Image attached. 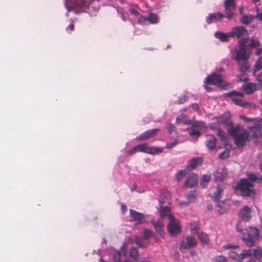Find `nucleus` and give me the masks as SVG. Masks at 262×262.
Masks as SVG:
<instances>
[{"label": "nucleus", "mask_w": 262, "mask_h": 262, "mask_svg": "<svg viewBox=\"0 0 262 262\" xmlns=\"http://www.w3.org/2000/svg\"><path fill=\"white\" fill-rule=\"evenodd\" d=\"M226 124V129L229 134L233 138L234 142L238 148L244 147L246 142L249 141L250 133L245 129L242 128L238 124H234L227 120L222 121Z\"/></svg>", "instance_id": "1"}, {"label": "nucleus", "mask_w": 262, "mask_h": 262, "mask_svg": "<svg viewBox=\"0 0 262 262\" xmlns=\"http://www.w3.org/2000/svg\"><path fill=\"white\" fill-rule=\"evenodd\" d=\"M236 231L243 235V239L246 244L252 247L259 237L258 230L254 227H250L249 230L243 229V222L238 221L236 224Z\"/></svg>", "instance_id": "2"}, {"label": "nucleus", "mask_w": 262, "mask_h": 262, "mask_svg": "<svg viewBox=\"0 0 262 262\" xmlns=\"http://www.w3.org/2000/svg\"><path fill=\"white\" fill-rule=\"evenodd\" d=\"M163 149L158 147H151L147 143H142L134 147L127 152L128 155H133L137 152H145L151 155L161 153Z\"/></svg>", "instance_id": "3"}, {"label": "nucleus", "mask_w": 262, "mask_h": 262, "mask_svg": "<svg viewBox=\"0 0 262 262\" xmlns=\"http://www.w3.org/2000/svg\"><path fill=\"white\" fill-rule=\"evenodd\" d=\"M254 187L252 182L246 179H242L236 186V188L241 191L242 195L244 196L253 197L255 192L251 188Z\"/></svg>", "instance_id": "4"}, {"label": "nucleus", "mask_w": 262, "mask_h": 262, "mask_svg": "<svg viewBox=\"0 0 262 262\" xmlns=\"http://www.w3.org/2000/svg\"><path fill=\"white\" fill-rule=\"evenodd\" d=\"M206 83L212 84L225 90L228 84L224 82L221 76L216 73H212L206 78Z\"/></svg>", "instance_id": "5"}, {"label": "nucleus", "mask_w": 262, "mask_h": 262, "mask_svg": "<svg viewBox=\"0 0 262 262\" xmlns=\"http://www.w3.org/2000/svg\"><path fill=\"white\" fill-rule=\"evenodd\" d=\"M167 230L170 235L174 236L179 234L181 230L179 221L173 215L169 216V223L167 225Z\"/></svg>", "instance_id": "6"}, {"label": "nucleus", "mask_w": 262, "mask_h": 262, "mask_svg": "<svg viewBox=\"0 0 262 262\" xmlns=\"http://www.w3.org/2000/svg\"><path fill=\"white\" fill-rule=\"evenodd\" d=\"M224 8L225 17L228 19H231L234 15V12L236 8L235 0H225Z\"/></svg>", "instance_id": "7"}, {"label": "nucleus", "mask_w": 262, "mask_h": 262, "mask_svg": "<svg viewBox=\"0 0 262 262\" xmlns=\"http://www.w3.org/2000/svg\"><path fill=\"white\" fill-rule=\"evenodd\" d=\"M196 245V242L193 237L191 236L187 235L184 237L181 242L180 249L182 252L184 250H188Z\"/></svg>", "instance_id": "8"}, {"label": "nucleus", "mask_w": 262, "mask_h": 262, "mask_svg": "<svg viewBox=\"0 0 262 262\" xmlns=\"http://www.w3.org/2000/svg\"><path fill=\"white\" fill-rule=\"evenodd\" d=\"M228 96L234 97L232 98L233 102L237 105L244 106L247 104V102L243 100L242 97H244V94L242 92L232 91L226 94Z\"/></svg>", "instance_id": "9"}, {"label": "nucleus", "mask_w": 262, "mask_h": 262, "mask_svg": "<svg viewBox=\"0 0 262 262\" xmlns=\"http://www.w3.org/2000/svg\"><path fill=\"white\" fill-rule=\"evenodd\" d=\"M205 127V124L201 121H194L192 123L189 131V134L192 137H200V130Z\"/></svg>", "instance_id": "10"}, {"label": "nucleus", "mask_w": 262, "mask_h": 262, "mask_svg": "<svg viewBox=\"0 0 262 262\" xmlns=\"http://www.w3.org/2000/svg\"><path fill=\"white\" fill-rule=\"evenodd\" d=\"M251 53L246 48H240L238 51H235V55L232 58L236 61L248 60Z\"/></svg>", "instance_id": "11"}, {"label": "nucleus", "mask_w": 262, "mask_h": 262, "mask_svg": "<svg viewBox=\"0 0 262 262\" xmlns=\"http://www.w3.org/2000/svg\"><path fill=\"white\" fill-rule=\"evenodd\" d=\"M251 208L247 206H244L239 211L238 215L242 221L248 222L251 217Z\"/></svg>", "instance_id": "12"}, {"label": "nucleus", "mask_w": 262, "mask_h": 262, "mask_svg": "<svg viewBox=\"0 0 262 262\" xmlns=\"http://www.w3.org/2000/svg\"><path fill=\"white\" fill-rule=\"evenodd\" d=\"M127 245L126 243H123L120 249L118 250L114 256V262H121L120 259L121 256H124L127 253ZM123 262H131L129 260H125Z\"/></svg>", "instance_id": "13"}, {"label": "nucleus", "mask_w": 262, "mask_h": 262, "mask_svg": "<svg viewBox=\"0 0 262 262\" xmlns=\"http://www.w3.org/2000/svg\"><path fill=\"white\" fill-rule=\"evenodd\" d=\"M254 125L249 128V129L253 133L254 137H257L261 132L262 129V118H258L255 120Z\"/></svg>", "instance_id": "14"}, {"label": "nucleus", "mask_w": 262, "mask_h": 262, "mask_svg": "<svg viewBox=\"0 0 262 262\" xmlns=\"http://www.w3.org/2000/svg\"><path fill=\"white\" fill-rule=\"evenodd\" d=\"M159 131V129H152L146 130L143 134L138 136L136 138V140L138 141H143L147 140L154 137Z\"/></svg>", "instance_id": "15"}, {"label": "nucleus", "mask_w": 262, "mask_h": 262, "mask_svg": "<svg viewBox=\"0 0 262 262\" xmlns=\"http://www.w3.org/2000/svg\"><path fill=\"white\" fill-rule=\"evenodd\" d=\"M247 32V30L243 26L233 27L231 29V30L230 32L231 37L235 36L237 38L241 37Z\"/></svg>", "instance_id": "16"}, {"label": "nucleus", "mask_w": 262, "mask_h": 262, "mask_svg": "<svg viewBox=\"0 0 262 262\" xmlns=\"http://www.w3.org/2000/svg\"><path fill=\"white\" fill-rule=\"evenodd\" d=\"M225 17V14H223L221 12L210 13L206 17V20L208 24H210L213 22L221 20L223 18Z\"/></svg>", "instance_id": "17"}, {"label": "nucleus", "mask_w": 262, "mask_h": 262, "mask_svg": "<svg viewBox=\"0 0 262 262\" xmlns=\"http://www.w3.org/2000/svg\"><path fill=\"white\" fill-rule=\"evenodd\" d=\"M130 215L133 219V221L136 222L138 224H142V220L145 217L144 214L139 213L134 210H129Z\"/></svg>", "instance_id": "18"}, {"label": "nucleus", "mask_w": 262, "mask_h": 262, "mask_svg": "<svg viewBox=\"0 0 262 262\" xmlns=\"http://www.w3.org/2000/svg\"><path fill=\"white\" fill-rule=\"evenodd\" d=\"M197 181L198 176L192 173L187 178L185 183V186L188 188H192L196 185Z\"/></svg>", "instance_id": "19"}, {"label": "nucleus", "mask_w": 262, "mask_h": 262, "mask_svg": "<svg viewBox=\"0 0 262 262\" xmlns=\"http://www.w3.org/2000/svg\"><path fill=\"white\" fill-rule=\"evenodd\" d=\"M227 171L225 167L219 168L214 173V179L216 182L221 181L227 176Z\"/></svg>", "instance_id": "20"}, {"label": "nucleus", "mask_w": 262, "mask_h": 262, "mask_svg": "<svg viewBox=\"0 0 262 262\" xmlns=\"http://www.w3.org/2000/svg\"><path fill=\"white\" fill-rule=\"evenodd\" d=\"M203 160L201 158H193L189 161L188 165L186 169L188 170H191L194 169L196 166L201 165L202 163Z\"/></svg>", "instance_id": "21"}, {"label": "nucleus", "mask_w": 262, "mask_h": 262, "mask_svg": "<svg viewBox=\"0 0 262 262\" xmlns=\"http://www.w3.org/2000/svg\"><path fill=\"white\" fill-rule=\"evenodd\" d=\"M242 88L247 94H251L254 93L257 89L256 84L252 82L245 83Z\"/></svg>", "instance_id": "22"}, {"label": "nucleus", "mask_w": 262, "mask_h": 262, "mask_svg": "<svg viewBox=\"0 0 262 262\" xmlns=\"http://www.w3.org/2000/svg\"><path fill=\"white\" fill-rule=\"evenodd\" d=\"M248 60L236 61L237 64L239 66V70L242 73H245L249 69L250 66Z\"/></svg>", "instance_id": "23"}, {"label": "nucleus", "mask_w": 262, "mask_h": 262, "mask_svg": "<svg viewBox=\"0 0 262 262\" xmlns=\"http://www.w3.org/2000/svg\"><path fill=\"white\" fill-rule=\"evenodd\" d=\"M206 145L210 150H213L216 146V140L213 136H210L206 141Z\"/></svg>", "instance_id": "24"}, {"label": "nucleus", "mask_w": 262, "mask_h": 262, "mask_svg": "<svg viewBox=\"0 0 262 262\" xmlns=\"http://www.w3.org/2000/svg\"><path fill=\"white\" fill-rule=\"evenodd\" d=\"M215 37L222 41H227L228 38L231 37L230 33H225L221 32H217L215 33Z\"/></svg>", "instance_id": "25"}, {"label": "nucleus", "mask_w": 262, "mask_h": 262, "mask_svg": "<svg viewBox=\"0 0 262 262\" xmlns=\"http://www.w3.org/2000/svg\"><path fill=\"white\" fill-rule=\"evenodd\" d=\"M151 224L154 226L156 231L158 232L161 235L163 233V224L161 221H152Z\"/></svg>", "instance_id": "26"}, {"label": "nucleus", "mask_w": 262, "mask_h": 262, "mask_svg": "<svg viewBox=\"0 0 262 262\" xmlns=\"http://www.w3.org/2000/svg\"><path fill=\"white\" fill-rule=\"evenodd\" d=\"M161 206L160 215L161 217H164L167 216L169 220V216L172 215L170 212L169 208L168 207H164L162 206V203L161 201H159Z\"/></svg>", "instance_id": "27"}, {"label": "nucleus", "mask_w": 262, "mask_h": 262, "mask_svg": "<svg viewBox=\"0 0 262 262\" xmlns=\"http://www.w3.org/2000/svg\"><path fill=\"white\" fill-rule=\"evenodd\" d=\"M198 237L200 241L203 244H208L209 242V238L207 234L204 232L198 233Z\"/></svg>", "instance_id": "28"}, {"label": "nucleus", "mask_w": 262, "mask_h": 262, "mask_svg": "<svg viewBox=\"0 0 262 262\" xmlns=\"http://www.w3.org/2000/svg\"><path fill=\"white\" fill-rule=\"evenodd\" d=\"M260 70H262V57L258 58L255 62L253 71V75L255 76L257 71Z\"/></svg>", "instance_id": "29"}, {"label": "nucleus", "mask_w": 262, "mask_h": 262, "mask_svg": "<svg viewBox=\"0 0 262 262\" xmlns=\"http://www.w3.org/2000/svg\"><path fill=\"white\" fill-rule=\"evenodd\" d=\"M254 17L252 15H243L241 19V22L245 25H248L253 20Z\"/></svg>", "instance_id": "30"}, {"label": "nucleus", "mask_w": 262, "mask_h": 262, "mask_svg": "<svg viewBox=\"0 0 262 262\" xmlns=\"http://www.w3.org/2000/svg\"><path fill=\"white\" fill-rule=\"evenodd\" d=\"M223 190V189L221 188L220 186L218 185L217 186L216 192H215L212 196V198L215 202H217L220 200V195Z\"/></svg>", "instance_id": "31"}, {"label": "nucleus", "mask_w": 262, "mask_h": 262, "mask_svg": "<svg viewBox=\"0 0 262 262\" xmlns=\"http://www.w3.org/2000/svg\"><path fill=\"white\" fill-rule=\"evenodd\" d=\"M135 242L136 244L141 248L146 247L149 245V243L147 241H145L143 238H137Z\"/></svg>", "instance_id": "32"}, {"label": "nucleus", "mask_w": 262, "mask_h": 262, "mask_svg": "<svg viewBox=\"0 0 262 262\" xmlns=\"http://www.w3.org/2000/svg\"><path fill=\"white\" fill-rule=\"evenodd\" d=\"M200 224L198 222H194L191 224L190 230L192 234H198Z\"/></svg>", "instance_id": "33"}, {"label": "nucleus", "mask_w": 262, "mask_h": 262, "mask_svg": "<svg viewBox=\"0 0 262 262\" xmlns=\"http://www.w3.org/2000/svg\"><path fill=\"white\" fill-rule=\"evenodd\" d=\"M210 179V176L207 174H204L203 176L202 180L201 181V185L203 188H205L209 181Z\"/></svg>", "instance_id": "34"}, {"label": "nucleus", "mask_w": 262, "mask_h": 262, "mask_svg": "<svg viewBox=\"0 0 262 262\" xmlns=\"http://www.w3.org/2000/svg\"><path fill=\"white\" fill-rule=\"evenodd\" d=\"M147 19L151 24H157L158 22L157 15L154 13H150L147 17Z\"/></svg>", "instance_id": "35"}, {"label": "nucleus", "mask_w": 262, "mask_h": 262, "mask_svg": "<svg viewBox=\"0 0 262 262\" xmlns=\"http://www.w3.org/2000/svg\"><path fill=\"white\" fill-rule=\"evenodd\" d=\"M253 255V249L245 250L241 253V259H244L246 257Z\"/></svg>", "instance_id": "36"}, {"label": "nucleus", "mask_w": 262, "mask_h": 262, "mask_svg": "<svg viewBox=\"0 0 262 262\" xmlns=\"http://www.w3.org/2000/svg\"><path fill=\"white\" fill-rule=\"evenodd\" d=\"M229 257L234 260H242L241 254H237L236 253H235L233 251H230L229 253Z\"/></svg>", "instance_id": "37"}, {"label": "nucleus", "mask_w": 262, "mask_h": 262, "mask_svg": "<svg viewBox=\"0 0 262 262\" xmlns=\"http://www.w3.org/2000/svg\"><path fill=\"white\" fill-rule=\"evenodd\" d=\"M260 46V42L257 39L252 38L250 39V42L249 45L250 48H255Z\"/></svg>", "instance_id": "38"}, {"label": "nucleus", "mask_w": 262, "mask_h": 262, "mask_svg": "<svg viewBox=\"0 0 262 262\" xmlns=\"http://www.w3.org/2000/svg\"><path fill=\"white\" fill-rule=\"evenodd\" d=\"M188 171L185 169L184 170H181L177 176V180L178 181H180L184 178V177L187 174Z\"/></svg>", "instance_id": "39"}, {"label": "nucleus", "mask_w": 262, "mask_h": 262, "mask_svg": "<svg viewBox=\"0 0 262 262\" xmlns=\"http://www.w3.org/2000/svg\"><path fill=\"white\" fill-rule=\"evenodd\" d=\"M129 255L133 258H136L138 256L137 249L135 247H132L129 251Z\"/></svg>", "instance_id": "40"}, {"label": "nucleus", "mask_w": 262, "mask_h": 262, "mask_svg": "<svg viewBox=\"0 0 262 262\" xmlns=\"http://www.w3.org/2000/svg\"><path fill=\"white\" fill-rule=\"evenodd\" d=\"M217 135L220 138L221 140L225 141L226 140V134L224 132L222 131L221 129H217Z\"/></svg>", "instance_id": "41"}, {"label": "nucleus", "mask_w": 262, "mask_h": 262, "mask_svg": "<svg viewBox=\"0 0 262 262\" xmlns=\"http://www.w3.org/2000/svg\"><path fill=\"white\" fill-rule=\"evenodd\" d=\"M253 255L255 258H261L262 257V249L257 248L253 250Z\"/></svg>", "instance_id": "42"}, {"label": "nucleus", "mask_w": 262, "mask_h": 262, "mask_svg": "<svg viewBox=\"0 0 262 262\" xmlns=\"http://www.w3.org/2000/svg\"><path fill=\"white\" fill-rule=\"evenodd\" d=\"M227 258L223 256H217L212 259V262H226Z\"/></svg>", "instance_id": "43"}, {"label": "nucleus", "mask_w": 262, "mask_h": 262, "mask_svg": "<svg viewBox=\"0 0 262 262\" xmlns=\"http://www.w3.org/2000/svg\"><path fill=\"white\" fill-rule=\"evenodd\" d=\"M229 151L228 150H225L219 155V158L221 159H226L229 156Z\"/></svg>", "instance_id": "44"}, {"label": "nucleus", "mask_w": 262, "mask_h": 262, "mask_svg": "<svg viewBox=\"0 0 262 262\" xmlns=\"http://www.w3.org/2000/svg\"><path fill=\"white\" fill-rule=\"evenodd\" d=\"M152 234V232L148 229H144L143 231V238L145 239H147L150 237Z\"/></svg>", "instance_id": "45"}, {"label": "nucleus", "mask_w": 262, "mask_h": 262, "mask_svg": "<svg viewBox=\"0 0 262 262\" xmlns=\"http://www.w3.org/2000/svg\"><path fill=\"white\" fill-rule=\"evenodd\" d=\"M240 119L243 120L244 121L248 122L249 121H252L253 123L255 122V120H258V118H249L246 117L244 115H241L239 116Z\"/></svg>", "instance_id": "46"}, {"label": "nucleus", "mask_w": 262, "mask_h": 262, "mask_svg": "<svg viewBox=\"0 0 262 262\" xmlns=\"http://www.w3.org/2000/svg\"><path fill=\"white\" fill-rule=\"evenodd\" d=\"M257 174L251 173H248L247 176L248 179L252 182H256L257 181Z\"/></svg>", "instance_id": "47"}, {"label": "nucleus", "mask_w": 262, "mask_h": 262, "mask_svg": "<svg viewBox=\"0 0 262 262\" xmlns=\"http://www.w3.org/2000/svg\"><path fill=\"white\" fill-rule=\"evenodd\" d=\"M256 80L258 82L259 88H262V72L256 76Z\"/></svg>", "instance_id": "48"}, {"label": "nucleus", "mask_w": 262, "mask_h": 262, "mask_svg": "<svg viewBox=\"0 0 262 262\" xmlns=\"http://www.w3.org/2000/svg\"><path fill=\"white\" fill-rule=\"evenodd\" d=\"M187 198L188 200L190 202H193L195 198V195L194 192H191L189 193L187 196Z\"/></svg>", "instance_id": "49"}, {"label": "nucleus", "mask_w": 262, "mask_h": 262, "mask_svg": "<svg viewBox=\"0 0 262 262\" xmlns=\"http://www.w3.org/2000/svg\"><path fill=\"white\" fill-rule=\"evenodd\" d=\"M161 194L165 198H168L170 196V192L166 189H162L161 190Z\"/></svg>", "instance_id": "50"}, {"label": "nucleus", "mask_w": 262, "mask_h": 262, "mask_svg": "<svg viewBox=\"0 0 262 262\" xmlns=\"http://www.w3.org/2000/svg\"><path fill=\"white\" fill-rule=\"evenodd\" d=\"M187 100V98L186 96H182L181 98H179L177 103L178 104H183Z\"/></svg>", "instance_id": "51"}, {"label": "nucleus", "mask_w": 262, "mask_h": 262, "mask_svg": "<svg viewBox=\"0 0 262 262\" xmlns=\"http://www.w3.org/2000/svg\"><path fill=\"white\" fill-rule=\"evenodd\" d=\"M247 80V78L246 77V74L244 73L241 74L238 76L239 81H246Z\"/></svg>", "instance_id": "52"}, {"label": "nucleus", "mask_w": 262, "mask_h": 262, "mask_svg": "<svg viewBox=\"0 0 262 262\" xmlns=\"http://www.w3.org/2000/svg\"><path fill=\"white\" fill-rule=\"evenodd\" d=\"M248 39H242L239 41L240 48H245L246 44L247 43Z\"/></svg>", "instance_id": "53"}, {"label": "nucleus", "mask_w": 262, "mask_h": 262, "mask_svg": "<svg viewBox=\"0 0 262 262\" xmlns=\"http://www.w3.org/2000/svg\"><path fill=\"white\" fill-rule=\"evenodd\" d=\"M148 21V19H147V17H145V16H142L141 17L139 20H138V22L139 24H143L144 23H145V21Z\"/></svg>", "instance_id": "54"}, {"label": "nucleus", "mask_w": 262, "mask_h": 262, "mask_svg": "<svg viewBox=\"0 0 262 262\" xmlns=\"http://www.w3.org/2000/svg\"><path fill=\"white\" fill-rule=\"evenodd\" d=\"M74 25L73 21L72 20L71 24L66 28L67 30H70L71 32L74 30Z\"/></svg>", "instance_id": "55"}, {"label": "nucleus", "mask_w": 262, "mask_h": 262, "mask_svg": "<svg viewBox=\"0 0 262 262\" xmlns=\"http://www.w3.org/2000/svg\"><path fill=\"white\" fill-rule=\"evenodd\" d=\"M237 247L236 246H232L230 244H227L224 246V248L226 249H234L235 248H237Z\"/></svg>", "instance_id": "56"}, {"label": "nucleus", "mask_w": 262, "mask_h": 262, "mask_svg": "<svg viewBox=\"0 0 262 262\" xmlns=\"http://www.w3.org/2000/svg\"><path fill=\"white\" fill-rule=\"evenodd\" d=\"M177 142H174L171 143L167 144V147L169 149L172 148L174 147L177 145Z\"/></svg>", "instance_id": "57"}, {"label": "nucleus", "mask_w": 262, "mask_h": 262, "mask_svg": "<svg viewBox=\"0 0 262 262\" xmlns=\"http://www.w3.org/2000/svg\"><path fill=\"white\" fill-rule=\"evenodd\" d=\"M262 54V49L261 48H257L255 51V54L256 55H259Z\"/></svg>", "instance_id": "58"}, {"label": "nucleus", "mask_w": 262, "mask_h": 262, "mask_svg": "<svg viewBox=\"0 0 262 262\" xmlns=\"http://www.w3.org/2000/svg\"><path fill=\"white\" fill-rule=\"evenodd\" d=\"M121 210L122 211L123 213H125L126 212V211H127V207L126 206L124 205V204H122L121 205Z\"/></svg>", "instance_id": "59"}, {"label": "nucleus", "mask_w": 262, "mask_h": 262, "mask_svg": "<svg viewBox=\"0 0 262 262\" xmlns=\"http://www.w3.org/2000/svg\"><path fill=\"white\" fill-rule=\"evenodd\" d=\"M191 107L194 110L198 111L199 110V105L196 103H193L191 105Z\"/></svg>", "instance_id": "60"}, {"label": "nucleus", "mask_w": 262, "mask_h": 262, "mask_svg": "<svg viewBox=\"0 0 262 262\" xmlns=\"http://www.w3.org/2000/svg\"><path fill=\"white\" fill-rule=\"evenodd\" d=\"M131 13L134 14L135 15H137L138 14V12L134 9H133L130 11Z\"/></svg>", "instance_id": "61"}, {"label": "nucleus", "mask_w": 262, "mask_h": 262, "mask_svg": "<svg viewBox=\"0 0 262 262\" xmlns=\"http://www.w3.org/2000/svg\"><path fill=\"white\" fill-rule=\"evenodd\" d=\"M257 181H262V176H257Z\"/></svg>", "instance_id": "62"}, {"label": "nucleus", "mask_w": 262, "mask_h": 262, "mask_svg": "<svg viewBox=\"0 0 262 262\" xmlns=\"http://www.w3.org/2000/svg\"><path fill=\"white\" fill-rule=\"evenodd\" d=\"M248 262H262V261H257L254 258H251Z\"/></svg>", "instance_id": "63"}, {"label": "nucleus", "mask_w": 262, "mask_h": 262, "mask_svg": "<svg viewBox=\"0 0 262 262\" xmlns=\"http://www.w3.org/2000/svg\"><path fill=\"white\" fill-rule=\"evenodd\" d=\"M205 89L207 91L210 92L211 91V88L207 85L204 86Z\"/></svg>", "instance_id": "64"}]
</instances>
